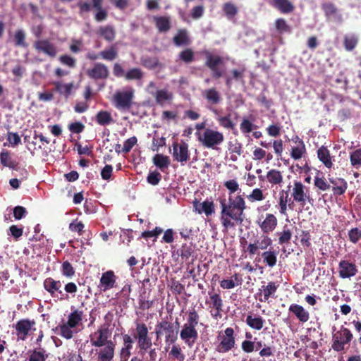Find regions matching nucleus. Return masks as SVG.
<instances>
[{"mask_svg": "<svg viewBox=\"0 0 361 361\" xmlns=\"http://www.w3.org/2000/svg\"><path fill=\"white\" fill-rule=\"evenodd\" d=\"M209 300L206 301V303L211 309L210 314L215 320H219L223 317V307L224 302L221 296L215 292H209Z\"/></svg>", "mask_w": 361, "mask_h": 361, "instance_id": "nucleus-10", "label": "nucleus"}, {"mask_svg": "<svg viewBox=\"0 0 361 361\" xmlns=\"http://www.w3.org/2000/svg\"><path fill=\"white\" fill-rule=\"evenodd\" d=\"M246 324L252 329L255 330H261L265 322L261 316L253 317L252 315H247L246 317Z\"/></svg>", "mask_w": 361, "mask_h": 361, "instance_id": "nucleus-41", "label": "nucleus"}, {"mask_svg": "<svg viewBox=\"0 0 361 361\" xmlns=\"http://www.w3.org/2000/svg\"><path fill=\"white\" fill-rule=\"evenodd\" d=\"M272 245V240L268 234H262L257 240L253 243H250L247 247L246 251L248 252L250 255L259 254V249L265 250Z\"/></svg>", "mask_w": 361, "mask_h": 361, "instance_id": "nucleus-15", "label": "nucleus"}, {"mask_svg": "<svg viewBox=\"0 0 361 361\" xmlns=\"http://www.w3.org/2000/svg\"><path fill=\"white\" fill-rule=\"evenodd\" d=\"M216 121L219 126L225 129L231 130H234L235 129V123L231 120V114H228L224 116H219L216 118Z\"/></svg>", "mask_w": 361, "mask_h": 361, "instance_id": "nucleus-42", "label": "nucleus"}, {"mask_svg": "<svg viewBox=\"0 0 361 361\" xmlns=\"http://www.w3.org/2000/svg\"><path fill=\"white\" fill-rule=\"evenodd\" d=\"M224 335L221 337L220 343L216 345V350L220 353L229 352L235 344L234 330L228 327L224 331Z\"/></svg>", "mask_w": 361, "mask_h": 361, "instance_id": "nucleus-11", "label": "nucleus"}, {"mask_svg": "<svg viewBox=\"0 0 361 361\" xmlns=\"http://www.w3.org/2000/svg\"><path fill=\"white\" fill-rule=\"evenodd\" d=\"M202 96L207 101V104L211 106L209 107V109L215 115H218L219 111L212 107V106H216L221 102L222 97L221 93L216 90V88L211 87L202 90Z\"/></svg>", "mask_w": 361, "mask_h": 361, "instance_id": "nucleus-13", "label": "nucleus"}, {"mask_svg": "<svg viewBox=\"0 0 361 361\" xmlns=\"http://www.w3.org/2000/svg\"><path fill=\"white\" fill-rule=\"evenodd\" d=\"M62 274L68 278H72L75 275V269L68 261H65L61 265Z\"/></svg>", "mask_w": 361, "mask_h": 361, "instance_id": "nucleus-63", "label": "nucleus"}, {"mask_svg": "<svg viewBox=\"0 0 361 361\" xmlns=\"http://www.w3.org/2000/svg\"><path fill=\"white\" fill-rule=\"evenodd\" d=\"M289 194L288 191L282 190L279 193V204L280 208V213L281 214H286L288 202L289 200Z\"/></svg>", "mask_w": 361, "mask_h": 361, "instance_id": "nucleus-48", "label": "nucleus"}, {"mask_svg": "<svg viewBox=\"0 0 361 361\" xmlns=\"http://www.w3.org/2000/svg\"><path fill=\"white\" fill-rule=\"evenodd\" d=\"M157 340L161 336H165L166 344H173L178 339V331L175 330L174 324L166 320L158 322L155 326Z\"/></svg>", "mask_w": 361, "mask_h": 361, "instance_id": "nucleus-6", "label": "nucleus"}, {"mask_svg": "<svg viewBox=\"0 0 361 361\" xmlns=\"http://www.w3.org/2000/svg\"><path fill=\"white\" fill-rule=\"evenodd\" d=\"M54 85V90L59 93L61 95L64 96L66 98H68L72 92V90L74 87L73 82H70L67 84H63L61 81H55L53 82Z\"/></svg>", "mask_w": 361, "mask_h": 361, "instance_id": "nucleus-34", "label": "nucleus"}, {"mask_svg": "<svg viewBox=\"0 0 361 361\" xmlns=\"http://www.w3.org/2000/svg\"><path fill=\"white\" fill-rule=\"evenodd\" d=\"M135 90L132 87L117 90L113 94L111 102L114 106L122 111H128L133 106Z\"/></svg>", "mask_w": 361, "mask_h": 361, "instance_id": "nucleus-3", "label": "nucleus"}, {"mask_svg": "<svg viewBox=\"0 0 361 361\" xmlns=\"http://www.w3.org/2000/svg\"><path fill=\"white\" fill-rule=\"evenodd\" d=\"M141 63L143 66L149 69H153L158 66L159 59L157 57H142Z\"/></svg>", "mask_w": 361, "mask_h": 361, "instance_id": "nucleus-59", "label": "nucleus"}, {"mask_svg": "<svg viewBox=\"0 0 361 361\" xmlns=\"http://www.w3.org/2000/svg\"><path fill=\"white\" fill-rule=\"evenodd\" d=\"M33 47L38 52H42L51 58L56 56V47L48 39L37 40L35 42Z\"/></svg>", "mask_w": 361, "mask_h": 361, "instance_id": "nucleus-20", "label": "nucleus"}, {"mask_svg": "<svg viewBox=\"0 0 361 361\" xmlns=\"http://www.w3.org/2000/svg\"><path fill=\"white\" fill-rule=\"evenodd\" d=\"M35 325V321L34 319L30 320L29 319H20L15 325L16 334L18 338L24 341L27 338L30 331Z\"/></svg>", "mask_w": 361, "mask_h": 361, "instance_id": "nucleus-18", "label": "nucleus"}, {"mask_svg": "<svg viewBox=\"0 0 361 361\" xmlns=\"http://www.w3.org/2000/svg\"><path fill=\"white\" fill-rule=\"evenodd\" d=\"M100 59L105 61H112L118 58V49L115 45H111L99 52Z\"/></svg>", "mask_w": 361, "mask_h": 361, "instance_id": "nucleus-37", "label": "nucleus"}, {"mask_svg": "<svg viewBox=\"0 0 361 361\" xmlns=\"http://www.w3.org/2000/svg\"><path fill=\"white\" fill-rule=\"evenodd\" d=\"M15 45L16 47H27L25 42V34L23 30H18L14 35Z\"/></svg>", "mask_w": 361, "mask_h": 361, "instance_id": "nucleus-61", "label": "nucleus"}, {"mask_svg": "<svg viewBox=\"0 0 361 361\" xmlns=\"http://www.w3.org/2000/svg\"><path fill=\"white\" fill-rule=\"evenodd\" d=\"M97 34L107 42H112L116 38V30L114 26L110 25L99 27Z\"/></svg>", "mask_w": 361, "mask_h": 361, "instance_id": "nucleus-33", "label": "nucleus"}, {"mask_svg": "<svg viewBox=\"0 0 361 361\" xmlns=\"http://www.w3.org/2000/svg\"><path fill=\"white\" fill-rule=\"evenodd\" d=\"M279 286V285L274 281L269 282L267 286H262L259 290L263 291L264 298H259V300L260 302H266L269 298H274Z\"/></svg>", "mask_w": 361, "mask_h": 361, "instance_id": "nucleus-31", "label": "nucleus"}, {"mask_svg": "<svg viewBox=\"0 0 361 361\" xmlns=\"http://www.w3.org/2000/svg\"><path fill=\"white\" fill-rule=\"evenodd\" d=\"M72 312L68 316L67 324L70 327L75 328L78 326L83 319V311L74 309V307H71Z\"/></svg>", "mask_w": 361, "mask_h": 361, "instance_id": "nucleus-32", "label": "nucleus"}, {"mask_svg": "<svg viewBox=\"0 0 361 361\" xmlns=\"http://www.w3.org/2000/svg\"><path fill=\"white\" fill-rule=\"evenodd\" d=\"M178 58L181 61L189 64L194 61L195 54L190 48H186L179 53Z\"/></svg>", "mask_w": 361, "mask_h": 361, "instance_id": "nucleus-50", "label": "nucleus"}, {"mask_svg": "<svg viewBox=\"0 0 361 361\" xmlns=\"http://www.w3.org/2000/svg\"><path fill=\"white\" fill-rule=\"evenodd\" d=\"M269 4L285 14L293 12L295 8L293 3L289 0H270Z\"/></svg>", "mask_w": 361, "mask_h": 361, "instance_id": "nucleus-27", "label": "nucleus"}, {"mask_svg": "<svg viewBox=\"0 0 361 361\" xmlns=\"http://www.w3.org/2000/svg\"><path fill=\"white\" fill-rule=\"evenodd\" d=\"M276 235L279 236V245H287L290 243L292 238V232L288 228V225H285L283 228V231L278 232Z\"/></svg>", "mask_w": 361, "mask_h": 361, "instance_id": "nucleus-43", "label": "nucleus"}, {"mask_svg": "<svg viewBox=\"0 0 361 361\" xmlns=\"http://www.w3.org/2000/svg\"><path fill=\"white\" fill-rule=\"evenodd\" d=\"M111 336V331L109 326L103 324L97 331L90 336L91 345L94 347L102 348L109 342Z\"/></svg>", "mask_w": 361, "mask_h": 361, "instance_id": "nucleus-9", "label": "nucleus"}, {"mask_svg": "<svg viewBox=\"0 0 361 361\" xmlns=\"http://www.w3.org/2000/svg\"><path fill=\"white\" fill-rule=\"evenodd\" d=\"M228 150L230 151L231 156V159L233 161H237L238 157L242 154V144L238 142L228 143Z\"/></svg>", "mask_w": 361, "mask_h": 361, "instance_id": "nucleus-47", "label": "nucleus"}, {"mask_svg": "<svg viewBox=\"0 0 361 361\" xmlns=\"http://www.w3.org/2000/svg\"><path fill=\"white\" fill-rule=\"evenodd\" d=\"M97 123L100 126H108L114 123V119L110 112L107 111H99L95 116Z\"/></svg>", "mask_w": 361, "mask_h": 361, "instance_id": "nucleus-38", "label": "nucleus"}, {"mask_svg": "<svg viewBox=\"0 0 361 361\" xmlns=\"http://www.w3.org/2000/svg\"><path fill=\"white\" fill-rule=\"evenodd\" d=\"M103 347L97 353V361H112L114 357L116 343L109 341V343Z\"/></svg>", "mask_w": 361, "mask_h": 361, "instance_id": "nucleus-24", "label": "nucleus"}, {"mask_svg": "<svg viewBox=\"0 0 361 361\" xmlns=\"http://www.w3.org/2000/svg\"><path fill=\"white\" fill-rule=\"evenodd\" d=\"M203 54L206 59L204 65L212 71V77L214 79H219L224 76V70L221 68V66L224 64L223 57L213 54L207 50L204 51Z\"/></svg>", "mask_w": 361, "mask_h": 361, "instance_id": "nucleus-7", "label": "nucleus"}, {"mask_svg": "<svg viewBox=\"0 0 361 361\" xmlns=\"http://www.w3.org/2000/svg\"><path fill=\"white\" fill-rule=\"evenodd\" d=\"M123 347L119 351L121 361H128L131 355L134 338L129 334H122Z\"/></svg>", "mask_w": 361, "mask_h": 361, "instance_id": "nucleus-22", "label": "nucleus"}, {"mask_svg": "<svg viewBox=\"0 0 361 361\" xmlns=\"http://www.w3.org/2000/svg\"><path fill=\"white\" fill-rule=\"evenodd\" d=\"M48 358V355L46 354V350L41 348L39 350H34L30 355L28 361H46Z\"/></svg>", "mask_w": 361, "mask_h": 361, "instance_id": "nucleus-54", "label": "nucleus"}, {"mask_svg": "<svg viewBox=\"0 0 361 361\" xmlns=\"http://www.w3.org/2000/svg\"><path fill=\"white\" fill-rule=\"evenodd\" d=\"M338 273L341 279H350L357 273V268L355 263L349 260H341L338 264Z\"/></svg>", "mask_w": 361, "mask_h": 361, "instance_id": "nucleus-19", "label": "nucleus"}, {"mask_svg": "<svg viewBox=\"0 0 361 361\" xmlns=\"http://www.w3.org/2000/svg\"><path fill=\"white\" fill-rule=\"evenodd\" d=\"M153 21L159 32H167L171 27V18L169 16H154Z\"/></svg>", "mask_w": 361, "mask_h": 361, "instance_id": "nucleus-30", "label": "nucleus"}, {"mask_svg": "<svg viewBox=\"0 0 361 361\" xmlns=\"http://www.w3.org/2000/svg\"><path fill=\"white\" fill-rule=\"evenodd\" d=\"M152 161L154 164L162 171L166 169H168L170 164V159L169 157L161 154L154 155Z\"/></svg>", "mask_w": 361, "mask_h": 361, "instance_id": "nucleus-40", "label": "nucleus"}, {"mask_svg": "<svg viewBox=\"0 0 361 361\" xmlns=\"http://www.w3.org/2000/svg\"><path fill=\"white\" fill-rule=\"evenodd\" d=\"M173 147V158L174 161L181 163L183 165L190 159V154L188 150V145L181 141L180 143L174 142Z\"/></svg>", "mask_w": 361, "mask_h": 361, "instance_id": "nucleus-14", "label": "nucleus"}, {"mask_svg": "<svg viewBox=\"0 0 361 361\" xmlns=\"http://www.w3.org/2000/svg\"><path fill=\"white\" fill-rule=\"evenodd\" d=\"M169 356L178 361H184L185 357L179 345H173Z\"/></svg>", "mask_w": 361, "mask_h": 361, "instance_id": "nucleus-55", "label": "nucleus"}, {"mask_svg": "<svg viewBox=\"0 0 361 361\" xmlns=\"http://www.w3.org/2000/svg\"><path fill=\"white\" fill-rule=\"evenodd\" d=\"M173 99V94L166 90H159L156 92L155 100L159 104H162L166 101H170Z\"/></svg>", "mask_w": 361, "mask_h": 361, "instance_id": "nucleus-49", "label": "nucleus"}, {"mask_svg": "<svg viewBox=\"0 0 361 361\" xmlns=\"http://www.w3.org/2000/svg\"><path fill=\"white\" fill-rule=\"evenodd\" d=\"M289 312L292 313L301 323H305L310 319V313L302 305L293 303L289 306Z\"/></svg>", "mask_w": 361, "mask_h": 361, "instance_id": "nucleus-25", "label": "nucleus"}, {"mask_svg": "<svg viewBox=\"0 0 361 361\" xmlns=\"http://www.w3.org/2000/svg\"><path fill=\"white\" fill-rule=\"evenodd\" d=\"M258 224L264 234H269L276 228L278 220L273 214L268 213L262 221H258Z\"/></svg>", "mask_w": 361, "mask_h": 361, "instance_id": "nucleus-23", "label": "nucleus"}, {"mask_svg": "<svg viewBox=\"0 0 361 361\" xmlns=\"http://www.w3.org/2000/svg\"><path fill=\"white\" fill-rule=\"evenodd\" d=\"M317 157L319 160L328 169L333 167L334 157L331 155L330 151L325 146H322L317 149Z\"/></svg>", "mask_w": 361, "mask_h": 361, "instance_id": "nucleus-28", "label": "nucleus"}, {"mask_svg": "<svg viewBox=\"0 0 361 361\" xmlns=\"http://www.w3.org/2000/svg\"><path fill=\"white\" fill-rule=\"evenodd\" d=\"M134 338L137 340V348L140 351L147 352L152 346V338L149 336V330L145 323L135 324Z\"/></svg>", "mask_w": 361, "mask_h": 361, "instance_id": "nucleus-8", "label": "nucleus"}, {"mask_svg": "<svg viewBox=\"0 0 361 361\" xmlns=\"http://www.w3.org/2000/svg\"><path fill=\"white\" fill-rule=\"evenodd\" d=\"M341 186H338L336 183H334L331 181V183L334 185L332 188V190L334 195H341L345 193L347 188L348 183L343 178H340Z\"/></svg>", "mask_w": 361, "mask_h": 361, "instance_id": "nucleus-58", "label": "nucleus"}, {"mask_svg": "<svg viewBox=\"0 0 361 361\" xmlns=\"http://www.w3.org/2000/svg\"><path fill=\"white\" fill-rule=\"evenodd\" d=\"M334 327L332 334L331 348L336 352H341L345 350L346 345H349L353 339V334L351 331L341 326L338 331Z\"/></svg>", "mask_w": 361, "mask_h": 361, "instance_id": "nucleus-4", "label": "nucleus"}, {"mask_svg": "<svg viewBox=\"0 0 361 361\" xmlns=\"http://www.w3.org/2000/svg\"><path fill=\"white\" fill-rule=\"evenodd\" d=\"M256 128L257 126L246 118H243L242 122L240 124V131L243 134L250 133L254 128Z\"/></svg>", "mask_w": 361, "mask_h": 361, "instance_id": "nucleus-60", "label": "nucleus"}, {"mask_svg": "<svg viewBox=\"0 0 361 361\" xmlns=\"http://www.w3.org/2000/svg\"><path fill=\"white\" fill-rule=\"evenodd\" d=\"M44 288L52 296L54 297L56 293H62L61 288L62 283L60 281H56L54 279L47 278L43 283Z\"/></svg>", "mask_w": 361, "mask_h": 361, "instance_id": "nucleus-26", "label": "nucleus"}, {"mask_svg": "<svg viewBox=\"0 0 361 361\" xmlns=\"http://www.w3.org/2000/svg\"><path fill=\"white\" fill-rule=\"evenodd\" d=\"M87 75L94 80H106L109 76L108 67L102 63H96L86 71Z\"/></svg>", "mask_w": 361, "mask_h": 361, "instance_id": "nucleus-16", "label": "nucleus"}, {"mask_svg": "<svg viewBox=\"0 0 361 361\" xmlns=\"http://www.w3.org/2000/svg\"><path fill=\"white\" fill-rule=\"evenodd\" d=\"M357 44V39L353 35H345L344 37V47L347 51H352Z\"/></svg>", "mask_w": 361, "mask_h": 361, "instance_id": "nucleus-64", "label": "nucleus"}, {"mask_svg": "<svg viewBox=\"0 0 361 361\" xmlns=\"http://www.w3.org/2000/svg\"><path fill=\"white\" fill-rule=\"evenodd\" d=\"M296 138L299 140L300 146L292 147L290 156L293 159L298 160L306 153V148L304 142L300 140L298 136H296Z\"/></svg>", "mask_w": 361, "mask_h": 361, "instance_id": "nucleus-44", "label": "nucleus"}, {"mask_svg": "<svg viewBox=\"0 0 361 361\" xmlns=\"http://www.w3.org/2000/svg\"><path fill=\"white\" fill-rule=\"evenodd\" d=\"M196 135L202 146L207 149H214L224 141V136L221 132L209 128L202 133H196Z\"/></svg>", "mask_w": 361, "mask_h": 361, "instance_id": "nucleus-5", "label": "nucleus"}, {"mask_svg": "<svg viewBox=\"0 0 361 361\" xmlns=\"http://www.w3.org/2000/svg\"><path fill=\"white\" fill-rule=\"evenodd\" d=\"M117 276L112 270L102 273L98 285L101 292H106L116 286Z\"/></svg>", "mask_w": 361, "mask_h": 361, "instance_id": "nucleus-17", "label": "nucleus"}, {"mask_svg": "<svg viewBox=\"0 0 361 361\" xmlns=\"http://www.w3.org/2000/svg\"><path fill=\"white\" fill-rule=\"evenodd\" d=\"M275 27L277 31L281 33H290L291 29L283 18H277L275 21Z\"/></svg>", "mask_w": 361, "mask_h": 361, "instance_id": "nucleus-56", "label": "nucleus"}, {"mask_svg": "<svg viewBox=\"0 0 361 361\" xmlns=\"http://www.w3.org/2000/svg\"><path fill=\"white\" fill-rule=\"evenodd\" d=\"M192 205L194 211L199 214H204L207 216H209L215 212L214 204L212 200H206L203 202H200L195 199L192 202Z\"/></svg>", "mask_w": 361, "mask_h": 361, "instance_id": "nucleus-21", "label": "nucleus"}, {"mask_svg": "<svg viewBox=\"0 0 361 361\" xmlns=\"http://www.w3.org/2000/svg\"><path fill=\"white\" fill-rule=\"evenodd\" d=\"M200 316L197 312L192 309L187 314L186 322L183 325L180 331V338L189 348H192L198 338L196 327L198 325Z\"/></svg>", "mask_w": 361, "mask_h": 361, "instance_id": "nucleus-2", "label": "nucleus"}, {"mask_svg": "<svg viewBox=\"0 0 361 361\" xmlns=\"http://www.w3.org/2000/svg\"><path fill=\"white\" fill-rule=\"evenodd\" d=\"M73 327H70L67 323L59 325L56 330H59V334L66 339H71L73 336V332L71 330Z\"/></svg>", "mask_w": 361, "mask_h": 361, "instance_id": "nucleus-51", "label": "nucleus"}, {"mask_svg": "<svg viewBox=\"0 0 361 361\" xmlns=\"http://www.w3.org/2000/svg\"><path fill=\"white\" fill-rule=\"evenodd\" d=\"M321 7L327 18L336 16L338 14V10L337 7L331 2H324L322 4Z\"/></svg>", "mask_w": 361, "mask_h": 361, "instance_id": "nucleus-46", "label": "nucleus"}, {"mask_svg": "<svg viewBox=\"0 0 361 361\" xmlns=\"http://www.w3.org/2000/svg\"><path fill=\"white\" fill-rule=\"evenodd\" d=\"M247 198L250 202H253L262 201L265 197L261 189L255 188L247 196Z\"/></svg>", "mask_w": 361, "mask_h": 361, "instance_id": "nucleus-62", "label": "nucleus"}, {"mask_svg": "<svg viewBox=\"0 0 361 361\" xmlns=\"http://www.w3.org/2000/svg\"><path fill=\"white\" fill-rule=\"evenodd\" d=\"M173 42L176 47L188 46L190 44V39L185 29H180L173 37Z\"/></svg>", "mask_w": 361, "mask_h": 361, "instance_id": "nucleus-35", "label": "nucleus"}, {"mask_svg": "<svg viewBox=\"0 0 361 361\" xmlns=\"http://www.w3.org/2000/svg\"><path fill=\"white\" fill-rule=\"evenodd\" d=\"M267 178L269 183L272 185H279L283 181V176L281 171L276 169H271L267 173Z\"/></svg>", "mask_w": 361, "mask_h": 361, "instance_id": "nucleus-45", "label": "nucleus"}, {"mask_svg": "<svg viewBox=\"0 0 361 361\" xmlns=\"http://www.w3.org/2000/svg\"><path fill=\"white\" fill-rule=\"evenodd\" d=\"M222 10L226 17L233 20L238 13V6L233 2L224 3L222 6Z\"/></svg>", "mask_w": 361, "mask_h": 361, "instance_id": "nucleus-39", "label": "nucleus"}, {"mask_svg": "<svg viewBox=\"0 0 361 361\" xmlns=\"http://www.w3.org/2000/svg\"><path fill=\"white\" fill-rule=\"evenodd\" d=\"M319 174V172H318L317 175L314 177V186L322 191L328 190L331 187L330 185L327 183L326 178L323 176L320 177Z\"/></svg>", "mask_w": 361, "mask_h": 361, "instance_id": "nucleus-52", "label": "nucleus"}, {"mask_svg": "<svg viewBox=\"0 0 361 361\" xmlns=\"http://www.w3.org/2000/svg\"><path fill=\"white\" fill-rule=\"evenodd\" d=\"M224 185L229 191V196L228 199L225 197L219 199L221 209L219 219L223 231L227 232L243 225L247 205L243 195H232L240 190L239 183L235 179L225 181Z\"/></svg>", "mask_w": 361, "mask_h": 361, "instance_id": "nucleus-1", "label": "nucleus"}, {"mask_svg": "<svg viewBox=\"0 0 361 361\" xmlns=\"http://www.w3.org/2000/svg\"><path fill=\"white\" fill-rule=\"evenodd\" d=\"M351 165L357 169L361 168V148L352 152L350 154Z\"/></svg>", "mask_w": 361, "mask_h": 361, "instance_id": "nucleus-53", "label": "nucleus"}, {"mask_svg": "<svg viewBox=\"0 0 361 361\" xmlns=\"http://www.w3.org/2000/svg\"><path fill=\"white\" fill-rule=\"evenodd\" d=\"M291 196L293 201L304 207L306 202L310 200L308 188L300 181H294Z\"/></svg>", "mask_w": 361, "mask_h": 361, "instance_id": "nucleus-12", "label": "nucleus"}, {"mask_svg": "<svg viewBox=\"0 0 361 361\" xmlns=\"http://www.w3.org/2000/svg\"><path fill=\"white\" fill-rule=\"evenodd\" d=\"M92 7L94 8V20L97 22H102L106 20L108 11L103 7V0H92Z\"/></svg>", "mask_w": 361, "mask_h": 361, "instance_id": "nucleus-29", "label": "nucleus"}, {"mask_svg": "<svg viewBox=\"0 0 361 361\" xmlns=\"http://www.w3.org/2000/svg\"><path fill=\"white\" fill-rule=\"evenodd\" d=\"M143 77V73L138 68H133L127 71L125 78L127 80H140Z\"/></svg>", "mask_w": 361, "mask_h": 361, "instance_id": "nucleus-57", "label": "nucleus"}, {"mask_svg": "<svg viewBox=\"0 0 361 361\" xmlns=\"http://www.w3.org/2000/svg\"><path fill=\"white\" fill-rule=\"evenodd\" d=\"M263 263L269 267H274L277 263V252L274 250H269L262 253Z\"/></svg>", "mask_w": 361, "mask_h": 361, "instance_id": "nucleus-36", "label": "nucleus"}]
</instances>
